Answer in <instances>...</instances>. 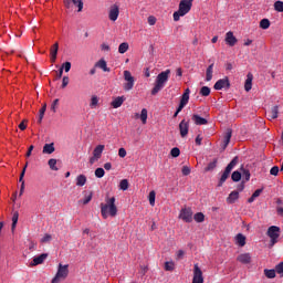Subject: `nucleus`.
<instances>
[{
  "instance_id": "64",
  "label": "nucleus",
  "mask_w": 283,
  "mask_h": 283,
  "mask_svg": "<svg viewBox=\"0 0 283 283\" xmlns=\"http://www.w3.org/2000/svg\"><path fill=\"white\" fill-rule=\"evenodd\" d=\"M101 49H102L104 52H109V45H107V44H105V43H103V44L101 45Z\"/></svg>"
},
{
  "instance_id": "29",
  "label": "nucleus",
  "mask_w": 283,
  "mask_h": 283,
  "mask_svg": "<svg viewBox=\"0 0 283 283\" xmlns=\"http://www.w3.org/2000/svg\"><path fill=\"white\" fill-rule=\"evenodd\" d=\"M213 78V64H210L206 70V81L209 82Z\"/></svg>"
},
{
  "instance_id": "61",
  "label": "nucleus",
  "mask_w": 283,
  "mask_h": 283,
  "mask_svg": "<svg viewBox=\"0 0 283 283\" xmlns=\"http://www.w3.org/2000/svg\"><path fill=\"white\" fill-rule=\"evenodd\" d=\"M148 23H149L150 25H156V17L149 15V17H148Z\"/></svg>"
},
{
  "instance_id": "18",
  "label": "nucleus",
  "mask_w": 283,
  "mask_h": 283,
  "mask_svg": "<svg viewBox=\"0 0 283 283\" xmlns=\"http://www.w3.org/2000/svg\"><path fill=\"white\" fill-rule=\"evenodd\" d=\"M226 43L228 45H230V48H233V45H235V43H238V39L235 38V35H233V32L229 31L226 34Z\"/></svg>"
},
{
  "instance_id": "41",
  "label": "nucleus",
  "mask_w": 283,
  "mask_h": 283,
  "mask_svg": "<svg viewBox=\"0 0 283 283\" xmlns=\"http://www.w3.org/2000/svg\"><path fill=\"white\" fill-rule=\"evenodd\" d=\"M275 270H264V275L265 277H268L269 280H273L275 277Z\"/></svg>"
},
{
  "instance_id": "55",
  "label": "nucleus",
  "mask_w": 283,
  "mask_h": 283,
  "mask_svg": "<svg viewBox=\"0 0 283 283\" xmlns=\"http://www.w3.org/2000/svg\"><path fill=\"white\" fill-rule=\"evenodd\" d=\"M45 107H42L39 113V119L38 123L41 124L43 122V116H45Z\"/></svg>"
},
{
  "instance_id": "52",
  "label": "nucleus",
  "mask_w": 283,
  "mask_h": 283,
  "mask_svg": "<svg viewBox=\"0 0 283 283\" xmlns=\"http://www.w3.org/2000/svg\"><path fill=\"white\" fill-rule=\"evenodd\" d=\"M42 244H46L48 242H52V234H44V237L40 240Z\"/></svg>"
},
{
  "instance_id": "21",
  "label": "nucleus",
  "mask_w": 283,
  "mask_h": 283,
  "mask_svg": "<svg viewBox=\"0 0 283 283\" xmlns=\"http://www.w3.org/2000/svg\"><path fill=\"white\" fill-rule=\"evenodd\" d=\"M253 87V74L249 73L245 80L244 90L245 92H251Z\"/></svg>"
},
{
  "instance_id": "17",
  "label": "nucleus",
  "mask_w": 283,
  "mask_h": 283,
  "mask_svg": "<svg viewBox=\"0 0 283 283\" xmlns=\"http://www.w3.org/2000/svg\"><path fill=\"white\" fill-rule=\"evenodd\" d=\"M45 260H48V253H42L33 259L31 266H39V264H43Z\"/></svg>"
},
{
  "instance_id": "32",
  "label": "nucleus",
  "mask_w": 283,
  "mask_h": 283,
  "mask_svg": "<svg viewBox=\"0 0 283 283\" xmlns=\"http://www.w3.org/2000/svg\"><path fill=\"white\" fill-rule=\"evenodd\" d=\"M124 102H125V97L118 96V97H116V98L111 103V105H112V107H120V105H123Z\"/></svg>"
},
{
  "instance_id": "37",
  "label": "nucleus",
  "mask_w": 283,
  "mask_h": 283,
  "mask_svg": "<svg viewBox=\"0 0 283 283\" xmlns=\"http://www.w3.org/2000/svg\"><path fill=\"white\" fill-rule=\"evenodd\" d=\"M238 156L237 157H234L229 164H228V166L226 167V169L228 170V171H233V167H235V165H238Z\"/></svg>"
},
{
  "instance_id": "19",
  "label": "nucleus",
  "mask_w": 283,
  "mask_h": 283,
  "mask_svg": "<svg viewBox=\"0 0 283 283\" xmlns=\"http://www.w3.org/2000/svg\"><path fill=\"white\" fill-rule=\"evenodd\" d=\"M51 63H56V56L59 54V42H55L50 50Z\"/></svg>"
},
{
  "instance_id": "5",
  "label": "nucleus",
  "mask_w": 283,
  "mask_h": 283,
  "mask_svg": "<svg viewBox=\"0 0 283 283\" xmlns=\"http://www.w3.org/2000/svg\"><path fill=\"white\" fill-rule=\"evenodd\" d=\"M268 235L271 240V247L277 244V239L280 238V227L272 226L268 229Z\"/></svg>"
},
{
  "instance_id": "36",
  "label": "nucleus",
  "mask_w": 283,
  "mask_h": 283,
  "mask_svg": "<svg viewBox=\"0 0 283 283\" xmlns=\"http://www.w3.org/2000/svg\"><path fill=\"white\" fill-rule=\"evenodd\" d=\"M218 167V158L213 159L211 163L208 164L206 167V171H213Z\"/></svg>"
},
{
  "instance_id": "62",
  "label": "nucleus",
  "mask_w": 283,
  "mask_h": 283,
  "mask_svg": "<svg viewBox=\"0 0 283 283\" xmlns=\"http://www.w3.org/2000/svg\"><path fill=\"white\" fill-rule=\"evenodd\" d=\"M91 105H92L93 107H95V105H98V97H97V96H93V97L91 98Z\"/></svg>"
},
{
  "instance_id": "45",
  "label": "nucleus",
  "mask_w": 283,
  "mask_h": 283,
  "mask_svg": "<svg viewBox=\"0 0 283 283\" xmlns=\"http://www.w3.org/2000/svg\"><path fill=\"white\" fill-rule=\"evenodd\" d=\"M119 188L122 189V191H127V189H129V181H127V179H123L119 182Z\"/></svg>"
},
{
  "instance_id": "8",
  "label": "nucleus",
  "mask_w": 283,
  "mask_h": 283,
  "mask_svg": "<svg viewBox=\"0 0 283 283\" xmlns=\"http://www.w3.org/2000/svg\"><path fill=\"white\" fill-rule=\"evenodd\" d=\"M124 80L126 81V83L124 84L125 92L134 90V76H132V72L124 71Z\"/></svg>"
},
{
  "instance_id": "49",
  "label": "nucleus",
  "mask_w": 283,
  "mask_h": 283,
  "mask_svg": "<svg viewBox=\"0 0 283 283\" xmlns=\"http://www.w3.org/2000/svg\"><path fill=\"white\" fill-rule=\"evenodd\" d=\"M193 220L197 221V222H202L205 220V213L202 212H197L195 216H193Z\"/></svg>"
},
{
  "instance_id": "50",
  "label": "nucleus",
  "mask_w": 283,
  "mask_h": 283,
  "mask_svg": "<svg viewBox=\"0 0 283 283\" xmlns=\"http://www.w3.org/2000/svg\"><path fill=\"white\" fill-rule=\"evenodd\" d=\"M60 70H62V72H63V70L65 72H70V70H72V63L71 62L63 63L62 66L60 67Z\"/></svg>"
},
{
  "instance_id": "28",
  "label": "nucleus",
  "mask_w": 283,
  "mask_h": 283,
  "mask_svg": "<svg viewBox=\"0 0 283 283\" xmlns=\"http://www.w3.org/2000/svg\"><path fill=\"white\" fill-rule=\"evenodd\" d=\"M85 182H87V177H85V175H78L76 178V186L85 187Z\"/></svg>"
},
{
  "instance_id": "25",
  "label": "nucleus",
  "mask_w": 283,
  "mask_h": 283,
  "mask_svg": "<svg viewBox=\"0 0 283 283\" xmlns=\"http://www.w3.org/2000/svg\"><path fill=\"white\" fill-rule=\"evenodd\" d=\"M95 67H99V70H103V72H109V67H107V62L103 59H101L99 61H97L95 63Z\"/></svg>"
},
{
  "instance_id": "39",
  "label": "nucleus",
  "mask_w": 283,
  "mask_h": 283,
  "mask_svg": "<svg viewBox=\"0 0 283 283\" xmlns=\"http://www.w3.org/2000/svg\"><path fill=\"white\" fill-rule=\"evenodd\" d=\"M241 178H243L245 182H249V180H251V171H249V169H242Z\"/></svg>"
},
{
  "instance_id": "27",
  "label": "nucleus",
  "mask_w": 283,
  "mask_h": 283,
  "mask_svg": "<svg viewBox=\"0 0 283 283\" xmlns=\"http://www.w3.org/2000/svg\"><path fill=\"white\" fill-rule=\"evenodd\" d=\"M235 240L239 247H244V244H247V237H244L242 233L237 234Z\"/></svg>"
},
{
  "instance_id": "1",
  "label": "nucleus",
  "mask_w": 283,
  "mask_h": 283,
  "mask_svg": "<svg viewBox=\"0 0 283 283\" xmlns=\"http://www.w3.org/2000/svg\"><path fill=\"white\" fill-rule=\"evenodd\" d=\"M106 203H101V213L104 220H107V218H116L118 216V208L116 207V198H106Z\"/></svg>"
},
{
  "instance_id": "16",
  "label": "nucleus",
  "mask_w": 283,
  "mask_h": 283,
  "mask_svg": "<svg viewBox=\"0 0 283 283\" xmlns=\"http://www.w3.org/2000/svg\"><path fill=\"white\" fill-rule=\"evenodd\" d=\"M237 261L241 264H251V253H242L237 256Z\"/></svg>"
},
{
  "instance_id": "22",
  "label": "nucleus",
  "mask_w": 283,
  "mask_h": 283,
  "mask_svg": "<svg viewBox=\"0 0 283 283\" xmlns=\"http://www.w3.org/2000/svg\"><path fill=\"white\" fill-rule=\"evenodd\" d=\"M238 198H240V192L238 190L232 191L227 198L228 205H233Z\"/></svg>"
},
{
  "instance_id": "56",
  "label": "nucleus",
  "mask_w": 283,
  "mask_h": 283,
  "mask_svg": "<svg viewBox=\"0 0 283 283\" xmlns=\"http://www.w3.org/2000/svg\"><path fill=\"white\" fill-rule=\"evenodd\" d=\"M67 85H70V77L69 76H64L62 78V90H65V87H67Z\"/></svg>"
},
{
  "instance_id": "42",
  "label": "nucleus",
  "mask_w": 283,
  "mask_h": 283,
  "mask_svg": "<svg viewBox=\"0 0 283 283\" xmlns=\"http://www.w3.org/2000/svg\"><path fill=\"white\" fill-rule=\"evenodd\" d=\"M48 165L52 171H59V167H56V159H50Z\"/></svg>"
},
{
  "instance_id": "31",
  "label": "nucleus",
  "mask_w": 283,
  "mask_h": 283,
  "mask_svg": "<svg viewBox=\"0 0 283 283\" xmlns=\"http://www.w3.org/2000/svg\"><path fill=\"white\" fill-rule=\"evenodd\" d=\"M43 154H54V143L45 144L43 146Z\"/></svg>"
},
{
  "instance_id": "33",
  "label": "nucleus",
  "mask_w": 283,
  "mask_h": 283,
  "mask_svg": "<svg viewBox=\"0 0 283 283\" xmlns=\"http://www.w3.org/2000/svg\"><path fill=\"white\" fill-rule=\"evenodd\" d=\"M260 28L262 30H269V28H271V21H269V19H262L260 21Z\"/></svg>"
},
{
  "instance_id": "15",
  "label": "nucleus",
  "mask_w": 283,
  "mask_h": 283,
  "mask_svg": "<svg viewBox=\"0 0 283 283\" xmlns=\"http://www.w3.org/2000/svg\"><path fill=\"white\" fill-rule=\"evenodd\" d=\"M25 169H28V163L23 167L19 178V182H21L20 196H23V191H25V180H23V178L25 177Z\"/></svg>"
},
{
  "instance_id": "60",
  "label": "nucleus",
  "mask_w": 283,
  "mask_h": 283,
  "mask_svg": "<svg viewBox=\"0 0 283 283\" xmlns=\"http://www.w3.org/2000/svg\"><path fill=\"white\" fill-rule=\"evenodd\" d=\"M118 156L119 158H125V156H127V150H125V148H119Z\"/></svg>"
},
{
  "instance_id": "34",
  "label": "nucleus",
  "mask_w": 283,
  "mask_h": 283,
  "mask_svg": "<svg viewBox=\"0 0 283 283\" xmlns=\"http://www.w3.org/2000/svg\"><path fill=\"white\" fill-rule=\"evenodd\" d=\"M127 50H129V43L124 42V43L119 44V46H118L119 54H125V52H127Z\"/></svg>"
},
{
  "instance_id": "13",
  "label": "nucleus",
  "mask_w": 283,
  "mask_h": 283,
  "mask_svg": "<svg viewBox=\"0 0 283 283\" xmlns=\"http://www.w3.org/2000/svg\"><path fill=\"white\" fill-rule=\"evenodd\" d=\"M179 132L181 138H186V136L189 134V122L182 119L179 124Z\"/></svg>"
},
{
  "instance_id": "35",
  "label": "nucleus",
  "mask_w": 283,
  "mask_h": 283,
  "mask_svg": "<svg viewBox=\"0 0 283 283\" xmlns=\"http://www.w3.org/2000/svg\"><path fill=\"white\" fill-rule=\"evenodd\" d=\"M231 178L233 180V182H240V180H242V172L240 171H233L231 175Z\"/></svg>"
},
{
  "instance_id": "59",
  "label": "nucleus",
  "mask_w": 283,
  "mask_h": 283,
  "mask_svg": "<svg viewBox=\"0 0 283 283\" xmlns=\"http://www.w3.org/2000/svg\"><path fill=\"white\" fill-rule=\"evenodd\" d=\"M27 120H22L20 124H19V129H21V132H25V129H28V125H25Z\"/></svg>"
},
{
  "instance_id": "46",
  "label": "nucleus",
  "mask_w": 283,
  "mask_h": 283,
  "mask_svg": "<svg viewBox=\"0 0 283 283\" xmlns=\"http://www.w3.org/2000/svg\"><path fill=\"white\" fill-rule=\"evenodd\" d=\"M274 10L276 12H283V1L277 0L274 2Z\"/></svg>"
},
{
  "instance_id": "6",
  "label": "nucleus",
  "mask_w": 283,
  "mask_h": 283,
  "mask_svg": "<svg viewBox=\"0 0 283 283\" xmlns=\"http://www.w3.org/2000/svg\"><path fill=\"white\" fill-rule=\"evenodd\" d=\"M103 151H105V145H97L93 150V156L90 158V164L94 165V163L101 160Z\"/></svg>"
},
{
  "instance_id": "11",
  "label": "nucleus",
  "mask_w": 283,
  "mask_h": 283,
  "mask_svg": "<svg viewBox=\"0 0 283 283\" xmlns=\"http://www.w3.org/2000/svg\"><path fill=\"white\" fill-rule=\"evenodd\" d=\"M118 14H120V9L118 8V6L113 4L108 11L109 21H117Z\"/></svg>"
},
{
  "instance_id": "43",
  "label": "nucleus",
  "mask_w": 283,
  "mask_h": 283,
  "mask_svg": "<svg viewBox=\"0 0 283 283\" xmlns=\"http://www.w3.org/2000/svg\"><path fill=\"white\" fill-rule=\"evenodd\" d=\"M148 200H149L150 207H154V205H156V191L149 192Z\"/></svg>"
},
{
  "instance_id": "2",
  "label": "nucleus",
  "mask_w": 283,
  "mask_h": 283,
  "mask_svg": "<svg viewBox=\"0 0 283 283\" xmlns=\"http://www.w3.org/2000/svg\"><path fill=\"white\" fill-rule=\"evenodd\" d=\"M169 74H171V70L167 69L166 71L159 73L155 81V86L151 90V95L156 96L160 90L165 87V83L169 81Z\"/></svg>"
},
{
  "instance_id": "23",
  "label": "nucleus",
  "mask_w": 283,
  "mask_h": 283,
  "mask_svg": "<svg viewBox=\"0 0 283 283\" xmlns=\"http://www.w3.org/2000/svg\"><path fill=\"white\" fill-rule=\"evenodd\" d=\"M147 108H143L140 114H135V118H140L143 125H147Z\"/></svg>"
},
{
  "instance_id": "48",
  "label": "nucleus",
  "mask_w": 283,
  "mask_h": 283,
  "mask_svg": "<svg viewBox=\"0 0 283 283\" xmlns=\"http://www.w3.org/2000/svg\"><path fill=\"white\" fill-rule=\"evenodd\" d=\"M200 94L201 96H209V94H211V88H209V86H202L200 90Z\"/></svg>"
},
{
  "instance_id": "30",
  "label": "nucleus",
  "mask_w": 283,
  "mask_h": 283,
  "mask_svg": "<svg viewBox=\"0 0 283 283\" xmlns=\"http://www.w3.org/2000/svg\"><path fill=\"white\" fill-rule=\"evenodd\" d=\"M19 222V211L13 212L12 216V224H11V231L14 232V229H17V223Z\"/></svg>"
},
{
  "instance_id": "12",
  "label": "nucleus",
  "mask_w": 283,
  "mask_h": 283,
  "mask_svg": "<svg viewBox=\"0 0 283 283\" xmlns=\"http://www.w3.org/2000/svg\"><path fill=\"white\" fill-rule=\"evenodd\" d=\"M75 6V8H77V12H83V0H65L64 1V6L65 8L70 9V6Z\"/></svg>"
},
{
  "instance_id": "57",
  "label": "nucleus",
  "mask_w": 283,
  "mask_h": 283,
  "mask_svg": "<svg viewBox=\"0 0 283 283\" xmlns=\"http://www.w3.org/2000/svg\"><path fill=\"white\" fill-rule=\"evenodd\" d=\"M271 176H277L280 174V167L273 166L270 170Z\"/></svg>"
},
{
  "instance_id": "9",
  "label": "nucleus",
  "mask_w": 283,
  "mask_h": 283,
  "mask_svg": "<svg viewBox=\"0 0 283 283\" xmlns=\"http://www.w3.org/2000/svg\"><path fill=\"white\" fill-rule=\"evenodd\" d=\"M192 283H205V277L202 276V270L198 266V263L193 268Z\"/></svg>"
},
{
  "instance_id": "40",
  "label": "nucleus",
  "mask_w": 283,
  "mask_h": 283,
  "mask_svg": "<svg viewBox=\"0 0 283 283\" xmlns=\"http://www.w3.org/2000/svg\"><path fill=\"white\" fill-rule=\"evenodd\" d=\"M189 103V95L182 94L179 103V107H185Z\"/></svg>"
},
{
  "instance_id": "4",
  "label": "nucleus",
  "mask_w": 283,
  "mask_h": 283,
  "mask_svg": "<svg viewBox=\"0 0 283 283\" xmlns=\"http://www.w3.org/2000/svg\"><path fill=\"white\" fill-rule=\"evenodd\" d=\"M67 275H70V265L69 264L63 265L60 263L57 268V272L55 276L52 279L51 283H60L61 280H65Z\"/></svg>"
},
{
  "instance_id": "24",
  "label": "nucleus",
  "mask_w": 283,
  "mask_h": 283,
  "mask_svg": "<svg viewBox=\"0 0 283 283\" xmlns=\"http://www.w3.org/2000/svg\"><path fill=\"white\" fill-rule=\"evenodd\" d=\"M229 176H231V170H228V168H226L223 174L221 175L218 187H222V185L227 182V179L229 178Z\"/></svg>"
},
{
  "instance_id": "47",
  "label": "nucleus",
  "mask_w": 283,
  "mask_h": 283,
  "mask_svg": "<svg viewBox=\"0 0 283 283\" xmlns=\"http://www.w3.org/2000/svg\"><path fill=\"white\" fill-rule=\"evenodd\" d=\"M175 268H176V264L174 263V261H167L165 263V271H174Z\"/></svg>"
},
{
  "instance_id": "14",
  "label": "nucleus",
  "mask_w": 283,
  "mask_h": 283,
  "mask_svg": "<svg viewBox=\"0 0 283 283\" xmlns=\"http://www.w3.org/2000/svg\"><path fill=\"white\" fill-rule=\"evenodd\" d=\"M277 114H280L277 107H271L265 111L268 120H275V118H277Z\"/></svg>"
},
{
  "instance_id": "26",
  "label": "nucleus",
  "mask_w": 283,
  "mask_h": 283,
  "mask_svg": "<svg viewBox=\"0 0 283 283\" xmlns=\"http://www.w3.org/2000/svg\"><path fill=\"white\" fill-rule=\"evenodd\" d=\"M192 120L197 124V125H207V118L205 117H200V115H192Z\"/></svg>"
},
{
  "instance_id": "51",
  "label": "nucleus",
  "mask_w": 283,
  "mask_h": 283,
  "mask_svg": "<svg viewBox=\"0 0 283 283\" xmlns=\"http://www.w3.org/2000/svg\"><path fill=\"white\" fill-rule=\"evenodd\" d=\"M170 156H172V158H178V156H180V148L175 147L170 150Z\"/></svg>"
},
{
  "instance_id": "3",
  "label": "nucleus",
  "mask_w": 283,
  "mask_h": 283,
  "mask_svg": "<svg viewBox=\"0 0 283 283\" xmlns=\"http://www.w3.org/2000/svg\"><path fill=\"white\" fill-rule=\"evenodd\" d=\"M193 6V0H181L179 3L178 11L174 12V21H180V17H185L191 12V7Z\"/></svg>"
},
{
  "instance_id": "63",
  "label": "nucleus",
  "mask_w": 283,
  "mask_h": 283,
  "mask_svg": "<svg viewBox=\"0 0 283 283\" xmlns=\"http://www.w3.org/2000/svg\"><path fill=\"white\" fill-rule=\"evenodd\" d=\"M262 191H263L262 188H261V189H256V190L252 193L253 198H260V193H262Z\"/></svg>"
},
{
  "instance_id": "20",
  "label": "nucleus",
  "mask_w": 283,
  "mask_h": 283,
  "mask_svg": "<svg viewBox=\"0 0 283 283\" xmlns=\"http://www.w3.org/2000/svg\"><path fill=\"white\" fill-rule=\"evenodd\" d=\"M231 136H233V130H231V128H228L223 139V145H222L223 150L227 149V147H229V144L231 143Z\"/></svg>"
},
{
  "instance_id": "38",
  "label": "nucleus",
  "mask_w": 283,
  "mask_h": 283,
  "mask_svg": "<svg viewBox=\"0 0 283 283\" xmlns=\"http://www.w3.org/2000/svg\"><path fill=\"white\" fill-rule=\"evenodd\" d=\"M238 156L237 157H234L229 164H228V166L226 167V169L228 170V171H233V167H235V165H238Z\"/></svg>"
},
{
  "instance_id": "58",
  "label": "nucleus",
  "mask_w": 283,
  "mask_h": 283,
  "mask_svg": "<svg viewBox=\"0 0 283 283\" xmlns=\"http://www.w3.org/2000/svg\"><path fill=\"white\" fill-rule=\"evenodd\" d=\"M181 174L182 176H189V174H191V168H189L188 166H184L181 169Z\"/></svg>"
},
{
  "instance_id": "53",
  "label": "nucleus",
  "mask_w": 283,
  "mask_h": 283,
  "mask_svg": "<svg viewBox=\"0 0 283 283\" xmlns=\"http://www.w3.org/2000/svg\"><path fill=\"white\" fill-rule=\"evenodd\" d=\"M95 176L96 178H103V176H105V169L103 168L95 169Z\"/></svg>"
},
{
  "instance_id": "54",
  "label": "nucleus",
  "mask_w": 283,
  "mask_h": 283,
  "mask_svg": "<svg viewBox=\"0 0 283 283\" xmlns=\"http://www.w3.org/2000/svg\"><path fill=\"white\" fill-rule=\"evenodd\" d=\"M275 271L279 275H281V277H283V262L279 263L276 266H275Z\"/></svg>"
},
{
  "instance_id": "10",
  "label": "nucleus",
  "mask_w": 283,
  "mask_h": 283,
  "mask_svg": "<svg viewBox=\"0 0 283 283\" xmlns=\"http://www.w3.org/2000/svg\"><path fill=\"white\" fill-rule=\"evenodd\" d=\"M231 87V83L229 82V77L221 78L216 82L214 90H229Z\"/></svg>"
},
{
  "instance_id": "44",
  "label": "nucleus",
  "mask_w": 283,
  "mask_h": 283,
  "mask_svg": "<svg viewBox=\"0 0 283 283\" xmlns=\"http://www.w3.org/2000/svg\"><path fill=\"white\" fill-rule=\"evenodd\" d=\"M92 192H88L85 195L83 200H80V202H82V205H90V202H92Z\"/></svg>"
},
{
  "instance_id": "7",
  "label": "nucleus",
  "mask_w": 283,
  "mask_h": 283,
  "mask_svg": "<svg viewBox=\"0 0 283 283\" xmlns=\"http://www.w3.org/2000/svg\"><path fill=\"white\" fill-rule=\"evenodd\" d=\"M179 218L184 220V222H193V210H191V208H182Z\"/></svg>"
}]
</instances>
